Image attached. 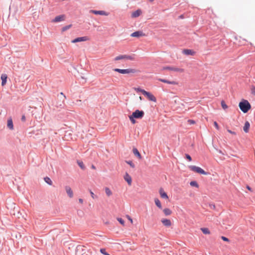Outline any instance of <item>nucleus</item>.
<instances>
[{"mask_svg": "<svg viewBox=\"0 0 255 255\" xmlns=\"http://www.w3.org/2000/svg\"><path fill=\"white\" fill-rule=\"evenodd\" d=\"M190 185L191 186H194V187H196L197 188H198L199 187V185L197 183V182L195 181H192L191 182H190Z\"/></svg>", "mask_w": 255, "mask_h": 255, "instance_id": "obj_29", "label": "nucleus"}, {"mask_svg": "<svg viewBox=\"0 0 255 255\" xmlns=\"http://www.w3.org/2000/svg\"><path fill=\"white\" fill-rule=\"evenodd\" d=\"M79 202L80 203L82 204V203H83V199H82L80 198V199H79Z\"/></svg>", "mask_w": 255, "mask_h": 255, "instance_id": "obj_46", "label": "nucleus"}, {"mask_svg": "<svg viewBox=\"0 0 255 255\" xmlns=\"http://www.w3.org/2000/svg\"><path fill=\"white\" fill-rule=\"evenodd\" d=\"M143 95L145 96L148 100L153 102H156V99L155 97L151 93L145 91Z\"/></svg>", "mask_w": 255, "mask_h": 255, "instance_id": "obj_6", "label": "nucleus"}, {"mask_svg": "<svg viewBox=\"0 0 255 255\" xmlns=\"http://www.w3.org/2000/svg\"><path fill=\"white\" fill-rule=\"evenodd\" d=\"M159 193L161 198L165 199H168V196L167 193L164 191L163 188H161L159 189Z\"/></svg>", "mask_w": 255, "mask_h": 255, "instance_id": "obj_14", "label": "nucleus"}, {"mask_svg": "<svg viewBox=\"0 0 255 255\" xmlns=\"http://www.w3.org/2000/svg\"><path fill=\"white\" fill-rule=\"evenodd\" d=\"M132 151L134 155L136 156L139 159H141V155L137 148H133L132 149Z\"/></svg>", "mask_w": 255, "mask_h": 255, "instance_id": "obj_20", "label": "nucleus"}, {"mask_svg": "<svg viewBox=\"0 0 255 255\" xmlns=\"http://www.w3.org/2000/svg\"><path fill=\"white\" fill-rule=\"evenodd\" d=\"M241 39H242V38H241V37H239V42H241ZM242 40H243V41H246V39H243V38H242Z\"/></svg>", "mask_w": 255, "mask_h": 255, "instance_id": "obj_47", "label": "nucleus"}, {"mask_svg": "<svg viewBox=\"0 0 255 255\" xmlns=\"http://www.w3.org/2000/svg\"><path fill=\"white\" fill-rule=\"evenodd\" d=\"M65 19V16L64 15H60L56 16L54 19L52 20V22H58L62 21H64Z\"/></svg>", "mask_w": 255, "mask_h": 255, "instance_id": "obj_9", "label": "nucleus"}, {"mask_svg": "<svg viewBox=\"0 0 255 255\" xmlns=\"http://www.w3.org/2000/svg\"><path fill=\"white\" fill-rule=\"evenodd\" d=\"M154 202L157 207H158L159 209H162L161 202L158 198L154 199Z\"/></svg>", "mask_w": 255, "mask_h": 255, "instance_id": "obj_24", "label": "nucleus"}, {"mask_svg": "<svg viewBox=\"0 0 255 255\" xmlns=\"http://www.w3.org/2000/svg\"><path fill=\"white\" fill-rule=\"evenodd\" d=\"M239 106L241 110L244 113H247L251 108V106L249 102L246 100H243L239 103Z\"/></svg>", "mask_w": 255, "mask_h": 255, "instance_id": "obj_1", "label": "nucleus"}, {"mask_svg": "<svg viewBox=\"0 0 255 255\" xmlns=\"http://www.w3.org/2000/svg\"><path fill=\"white\" fill-rule=\"evenodd\" d=\"M0 78L1 80V86H4L6 83L7 76L6 74H3L1 75Z\"/></svg>", "mask_w": 255, "mask_h": 255, "instance_id": "obj_18", "label": "nucleus"}, {"mask_svg": "<svg viewBox=\"0 0 255 255\" xmlns=\"http://www.w3.org/2000/svg\"><path fill=\"white\" fill-rule=\"evenodd\" d=\"M114 71L123 74L135 73L137 72L136 70L134 69H120L118 68H115L114 69Z\"/></svg>", "mask_w": 255, "mask_h": 255, "instance_id": "obj_3", "label": "nucleus"}, {"mask_svg": "<svg viewBox=\"0 0 255 255\" xmlns=\"http://www.w3.org/2000/svg\"><path fill=\"white\" fill-rule=\"evenodd\" d=\"M189 168L191 170H192L195 172L201 174H203V175L207 174V173L203 169H202L201 168L198 167V166H196L194 165H190L189 166Z\"/></svg>", "mask_w": 255, "mask_h": 255, "instance_id": "obj_4", "label": "nucleus"}, {"mask_svg": "<svg viewBox=\"0 0 255 255\" xmlns=\"http://www.w3.org/2000/svg\"><path fill=\"white\" fill-rule=\"evenodd\" d=\"M90 194H91V196L92 198L93 199H95L97 198V197L94 194L93 192H92L91 190H90Z\"/></svg>", "mask_w": 255, "mask_h": 255, "instance_id": "obj_37", "label": "nucleus"}, {"mask_svg": "<svg viewBox=\"0 0 255 255\" xmlns=\"http://www.w3.org/2000/svg\"><path fill=\"white\" fill-rule=\"evenodd\" d=\"M65 189L68 196L70 198H72L73 197V192L71 188L69 186H66L65 187Z\"/></svg>", "mask_w": 255, "mask_h": 255, "instance_id": "obj_13", "label": "nucleus"}, {"mask_svg": "<svg viewBox=\"0 0 255 255\" xmlns=\"http://www.w3.org/2000/svg\"><path fill=\"white\" fill-rule=\"evenodd\" d=\"M144 114L143 111L136 110L132 113L131 116L135 119H141L143 117Z\"/></svg>", "mask_w": 255, "mask_h": 255, "instance_id": "obj_5", "label": "nucleus"}, {"mask_svg": "<svg viewBox=\"0 0 255 255\" xmlns=\"http://www.w3.org/2000/svg\"><path fill=\"white\" fill-rule=\"evenodd\" d=\"M247 188L249 191H252V189H251V188L250 186H247Z\"/></svg>", "mask_w": 255, "mask_h": 255, "instance_id": "obj_48", "label": "nucleus"}, {"mask_svg": "<svg viewBox=\"0 0 255 255\" xmlns=\"http://www.w3.org/2000/svg\"><path fill=\"white\" fill-rule=\"evenodd\" d=\"M117 220L121 224H122L123 226H125V221L124 220L121 218H117Z\"/></svg>", "mask_w": 255, "mask_h": 255, "instance_id": "obj_33", "label": "nucleus"}, {"mask_svg": "<svg viewBox=\"0 0 255 255\" xmlns=\"http://www.w3.org/2000/svg\"><path fill=\"white\" fill-rule=\"evenodd\" d=\"M163 212L165 216H169L172 214V211L168 208L164 209Z\"/></svg>", "mask_w": 255, "mask_h": 255, "instance_id": "obj_23", "label": "nucleus"}, {"mask_svg": "<svg viewBox=\"0 0 255 255\" xmlns=\"http://www.w3.org/2000/svg\"><path fill=\"white\" fill-rule=\"evenodd\" d=\"M127 59V60H133V58L131 56L127 55H121L116 57L114 59L115 61L120 60Z\"/></svg>", "mask_w": 255, "mask_h": 255, "instance_id": "obj_7", "label": "nucleus"}, {"mask_svg": "<svg viewBox=\"0 0 255 255\" xmlns=\"http://www.w3.org/2000/svg\"><path fill=\"white\" fill-rule=\"evenodd\" d=\"M154 0H149V1H150V2H152L154 1Z\"/></svg>", "mask_w": 255, "mask_h": 255, "instance_id": "obj_50", "label": "nucleus"}, {"mask_svg": "<svg viewBox=\"0 0 255 255\" xmlns=\"http://www.w3.org/2000/svg\"><path fill=\"white\" fill-rule=\"evenodd\" d=\"M221 106H222V108L224 110H226L227 109H228V107L226 105V103H225V102L224 101H222L221 103Z\"/></svg>", "mask_w": 255, "mask_h": 255, "instance_id": "obj_28", "label": "nucleus"}, {"mask_svg": "<svg viewBox=\"0 0 255 255\" xmlns=\"http://www.w3.org/2000/svg\"><path fill=\"white\" fill-rule=\"evenodd\" d=\"M89 39L87 36H83L76 38L72 41V43H76L82 41H86L88 40Z\"/></svg>", "mask_w": 255, "mask_h": 255, "instance_id": "obj_10", "label": "nucleus"}, {"mask_svg": "<svg viewBox=\"0 0 255 255\" xmlns=\"http://www.w3.org/2000/svg\"><path fill=\"white\" fill-rule=\"evenodd\" d=\"M186 158L189 160V161H191L192 160V158H191V157L189 155V154H186Z\"/></svg>", "mask_w": 255, "mask_h": 255, "instance_id": "obj_41", "label": "nucleus"}, {"mask_svg": "<svg viewBox=\"0 0 255 255\" xmlns=\"http://www.w3.org/2000/svg\"><path fill=\"white\" fill-rule=\"evenodd\" d=\"M92 168L93 169H95V167L94 165H92Z\"/></svg>", "mask_w": 255, "mask_h": 255, "instance_id": "obj_51", "label": "nucleus"}, {"mask_svg": "<svg viewBox=\"0 0 255 255\" xmlns=\"http://www.w3.org/2000/svg\"><path fill=\"white\" fill-rule=\"evenodd\" d=\"M141 13V11L140 10L138 9L134 12H133L131 14L132 17H137L139 16Z\"/></svg>", "mask_w": 255, "mask_h": 255, "instance_id": "obj_22", "label": "nucleus"}, {"mask_svg": "<svg viewBox=\"0 0 255 255\" xmlns=\"http://www.w3.org/2000/svg\"><path fill=\"white\" fill-rule=\"evenodd\" d=\"M214 125L217 129H219V125L216 122H214Z\"/></svg>", "mask_w": 255, "mask_h": 255, "instance_id": "obj_40", "label": "nucleus"}, {"mask_svg": "<svg viewBox=\"0 0 255 255\" xmlns=\"http://www.w3.org/2000/svg\"><path fill=\"white\" fill-rule=\"evenodd\" d=\"M77 163L79 165V166L81 167V169H85V167L84 164L82 161H77Z\"/></svg>", "mask_w": 255, "mask_h": 255, "instance_id": "obj_30", "label": "nucleus"}, {"mask_svg": "<svg viewBox=\"0 0 255 255\" xmlns=\"http://www.w3.org/2000/svg\"><path fill=\"white\" fill-rule=\"evenodd\" d=\"M227 131H228V132H229L231 134H234V135H236V133L235 132L233 131H232L230 129H227Z\"/></svg>", "mask_w": 255, "mask_h": 255, "instance_id": "obj_43", "label": "nucleus"}, {"mask_svg": "<svg viewBox=\"0 0 255 255\" xmlns=\"http://www.w3.org/2000/svg\"><path fill=\"white\" fill-rule=\"evenodd\" d=\"M219 153H220L222 154H224V153L222 152V151L221 150H219Z\"/></svg>", "mask_w": 255, "mask_h": 255, "instance_id": "obj_49", "label": "nucleus"}, {"mask_svg": "<svg viewBox=\"0 0 255 255\" xmlns=\"http://www.w3.org/2000/svg\"><path fill=\"white\" fill-rule=\"evenodd\" d=\"M221 238L224 241H226V242H229V240L227 238H226L225 237L222 236L221 237Z\"/></svg>", "mask_w": 255, "mask_h": 255, "instance_id": "obj_42", "label": "nucleus"}, {"mask_svg": "<svg viewBox=\"0 0 255 255\" xmlns=\"http://www.w3.org/2000/svg\"><path fill=\"white\" fill-rule=\"evenodd\" d=\"M124 179L128 182V184L129 185H130L131 184V178L130 176L128 173H126L124 176Z\"/></svg>", "mask_w": 255, "mask_h": 255, "instance_id": "obj_17", "label": "nucleus"}, {"mask_svg": "<svg viewBox=\"0 0 255 255\" xmlns=\"http://www.w3.org/2000/svg\"><path fill=\"white\" fill-rule=\"evenodd\" d=\"M44 180L45 181V182H46L49 185H51L52 184V181L50 178L46 177L44 178Z\"/></svg>", "mask_w": 255, "mask_h": 255, "instance_id": "obj_27", "label": "nucleus"}, {"mask_svg": "<svg viewBox=\"0 0 255 255\" xmlns=\"http://www.w3.org/2000/svg\"><path fill=\"white\" fill-rule=\"evenodd\" d=\"M158 80L160 82H162L163 83H167L168 84H171V85H177L178 84V83L174 81H170L167 80L166 79H161V78H158Z\"/></svg>", "mask_w": 255, "mask_h": 255, "instance_id": "obj_16", "label": "nucleus"}, {"mask_svg": "<svg viewBox=\"0 0 255 255\" xmlns=\"http://www.w3.org/2000/svg\"><path fill=\"white\" fill-rule=\"evenodd\" d=\"M161 222L162 223V224L164 226H165L166 227H169L172 225V223H171V221L169 219H165V218L162 219L161 220Z\"/></svg>", "mask_w": 255, "mask_h": 255, "instance_id": "obj_12", "label": "nucleus"}, {"mask_svg": "<svg viewBox=\"0 0 255 255\" xmlns=\"http://www.w3.org/2000/svg\"><path fill=\"white\" fill-rule=\"evenodd\" d=\"M145 36V34L141 31H137L131 34V37H139Z\"/></svg>", "mask_w": 255, "mask_h": 255, "instance_id": "obj_11", "label": "nucleus"}, {"mask_svg": "<svg viewBox=\"0 0 255 255\" xmlns=\"http://www.w3.org/2000/svg\"><path fill=\"white\" fill-rule=\"evenodd\" d=\"M188 123L191 125H192V124H194L195 123V122L192 120H188Z\"/></svg>", "mask_w": 255, "mask_h": 255, "instance_id": "obj_39", "label": "nucleus"}, {"mask_svg": "<svg viewBox=\"0 0 255 255\" xmlns=\"http://www.w3.org/2000/svg\"><path fill=\"white\" fill-rule=\"evenodd\" d=\"M252 93L255 95V87L252 88Z\"/></svg>", "mask_w": 255, "mask_h": 255, "instance_id": "obj_45", "label": "nucleus"}, {"mask_svg": "<svg viewBox=\"0 0 255 255\" xmlns=\"http://www.w3.org/2000/svg\"><path fill=\"white\" fill-rule=\"evenodd\" d=\"M129 119L130 120V121H131V122L132 123V124H135L136 121L135 120H134V118L133 117H132L131 115L130 116H129Z\"/></svg>", "mask_w": 255, "mask_h": 255, "instance_id": "obj_32", "label": "nucleus"}, {"mask_svg": "<svg viewBox=\"0 0 255 255\" xmlns=\"http://www.w3.org/2000/svg\"><path fill=\"white\" fill-rule=\"evenodd\" d=\"M134 90L137 92H141L143 95L144 94L145 90L142 89L140 88H135Z\"/></svg>", "mask_w": 255, "mask_h": 255, "instance_id": "obj_31", "label": "nucleus"}, {"mask_svg": "<svg viewBox=\"0 0 255 255\" xmlns=\"http://www.w3.org/2000/svg\"><path fill=\"white\" fill-rule=\"evenodd\" d=\"M182 53L186 55H194L195 52L191 49H185L182 51Z\"/></svg>", "mask_w": 255, "mask_h": 255, "instance_id": "obj_15", "label": "nucleus"}, {"mask_svg": "<svg viewBox=\"0 0 255 255\" xmlns=\"http://www.w3.org/2000/svg\"><path fill=\"white\" fill-rule=\"evenodd\" d=\"M71 27V24L65 26L62 28V31H65L67 30V29H69Z\"/></svg>", "mask_w": 255, "mask_h": 255, "instance_id": "obj_35", "label": "nucleus"}, {"mask_svg": "<svg viewBox=\"0 0 255 255\" xmlns=\"http://www.w3.org/2000/svg\"><path fill=\"white\" fill-rule=\"evenodd\" d=\"M105 193H106V195L108 197H109L112 195L113 193L109 188L106 187L105 189Z\"/></svg>", "mask_w": 255, "mask_h": 255, "instance_id": "obj_25", "label": "nucleus"}, {"mask_svg": "<svg viewBox=\"0 0 255 255\" xmlns=\"http://www.w3.org/2000/svg\"><path fill=\"white\" fill-rule=\"evenodd\" d=\"M201 230L202 232L204 234L206 235H209L210 234V231L207 228H202L201 229Z\"/></svg>", "mask_w": 255, "mask_h": 255, "instance_id": "obj_26", "label": "nucleus"}, {"mask_svg": "<svg viewBox=\"0 0 255 255\" xmlns=\"http://www.w3.org/2000/svg\"><path fill=\"white\" fill-rule=\"evenodd\" d=\"M21 121L23 122H25V117L24 115H23L21 117Z\"/></svg>", "mask_w": 255, "mask_h": 255, "instance_id": "obj_44", "label": "nucleus"}, {"mask_svg": "<svg viewBox=\"0 0 255 255\" xmlns=\"http://www.w3.org/2000/svg\"><path fill=\"white\" fill-rule=\"evenodd\" d=\"M126 162L129 164L132 168H134L135 167L134 164L132 163L131 161H126Z\"/></svg>", "mask_w": 255, "mask_h": 255, "instance_id": "obj_36", "label": "nucleus"}, {"mask_svg": "<svg viewBox=\"0 0 255 255\" xmlns=\"http://www.w3.org/2000/svg\"><path fill=\"white\" fill-rule=\"evenodd\" d=\"M90 12L95 14L96 15H105L108 16L109 15V13L104 11V10H90Z\"/></svg>", "mask_w": 255, "mask_h": 255, "instance_id": "obj_8", "label": "nucleus"}, {"mask_svg": "<svg viewBox=\"0 0 255 255\" xmlns=\"http://www.w3.org/2000/svg\"><path fill=\"white\" fill-rule=\"evenodd\" d=\"M250 127V123L248 121H246L245 124V125H244V126L243 127L244 131L246 133H248L249 132V131Z\"/></svg>", "mask_w": 255, "mask_h": 255, "instance_id": "obj_19", "label": "nucleus"}, {"mask_svg": "<svg viewBox=\"0 0 255 255\" xmlns=\"http://www.w3.org/2000/svg\"><path fill=\"white\" fill-rule=\"evenodd\" d=\"M100 252L104 255H110L108 253L106 252V250L105 249H101Z\"/></svg>", "mask_w": 255, "mask_h": 255, "instance_id": "obj_34", "label": "nucleus"}, {"mask_svg": "<svg viewBox=\"0 0 255 255\" xmlns=\"http://www.w3.org/2000/svg\"><path fill=\"white\" fill-rule=\"evenodd\" d=\"M163 70H168L179 73L184 72V69L175 66H164L162 68Z\"/></svg>", "mask_w": 255, "mask_h": 255, "instance_id": "obj_2", "label": "nucleus"}, {"mask_svg": "<svg viewBox=\"0 0 255 255\" xmlns=\"http://www.w3.org/2000/svg\"><path fill=\"white\" fill-rule=\"evenodd\" d=\"M126 217L127 219L130 222L131 224L133 223L132 219L131 218V217L129 215H126Z\"/></svg>", "mask_w": 255, "mask_h": 255, "instance_id": "obj_38", "label": "nucleus"}, {"mask_svg": "<svg viewBox=\"0 0 255 255\" xmlns=\"http://www.w3.org/2000/svg\"><path fill=\"white\" fill-rule=\"evenodd\" d=\"M7 126L10 129L12 130L13 129V125L12 120L11 118L7 120Z\"/></svg>", "mask_w": 255, "mask_h": 255, "instance_id": "obj_21", "label": "nucleus"}, {"mask_svg": "<svg viewBox=\"0 0 255 255\" xmlns=\"http://www.w3.org/2000/svg\"><path fill=\"white\" fill-rule=\"evenodd\" d=\"M139 99L141 100V97H139Z\"/></svg>", "mask_w": 255, "mask_h": 255, "instance_id": "obj_52", "label": "nucleus"}]
</instances>
